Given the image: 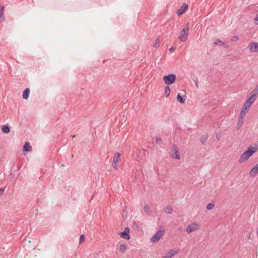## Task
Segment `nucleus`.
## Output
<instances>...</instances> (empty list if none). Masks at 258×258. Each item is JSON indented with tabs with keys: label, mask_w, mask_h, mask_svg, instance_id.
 Wrapping results in <instances>:
<instances>
[{
	"label": "nucleus",
	"mask_w": 258,
	"mask_h": 258,
	"mask_svg": "<svg viewBox=\"0 0 258 258\" xmlns=\"http://www.w3.org/2000/svg\"><path fill=\"white\" fill-rule=\"evenodd\" d=\"M170 156L176 159H179L180 158L178 148L175 144H173L172 146V153Z\"/></svg>",
	"instance_id": "nucleus-5"
},
{
	"label": "nucleus",
	"mask_w": 258,
	"mask_h": 258,
	"mask_svg": "<svg viewBox=\"0 0 258 258\" xmlns=\"http://www.w3.org/2000/svg\"><path fill=\"white\" fill-rule=\"evenodd\" d=\"M156 142L158 145H161L162 143V140L161 138H157Z\"/></svg>",
	"instance_id": "nucleus-32"
},
{
	"label": "nucleus",
	"mask_w": 258,
	"mask_h": 258,
	"mask_svg": "<svg viewBox=\"0 0 258 258\" xmlns=\"http://www.w3.org/2000/svg\"><path fill=\"white\" fill-rule=\"evenodd\" d=\"M249 51L251 52H258V43L252 42H250L248 45Z\"/></svg>",
	"instance_id": "nucleus-8"
},
{
	"label": "nucleus",
	"mask_w": 258,
	"mask_h": 258,
	"mask_svg": "<svg viewBox=\"0 0 258 258\" xmlns=\"http://www.w3.org/2000/svg\"><path fill=\"white\" fill-rule=\"evenodd\" d=\"M197 225L195 223H190L186 228V232L189 234L193 231H195L197 230Z\"/></svg>",
	"instance_id": "nucleus-9"
},
{
	"label": "nucleus",
	"mask_w": 258,
	"mask_h": 258,
	"mask_svg": "<svg viewBox=\"0 0 258 258\" xmlns=\"http://www.w3.org/2000/svg\"><path fill=\"white\" fill-rule=\"evenodd\" d=\"M185 96H181L179 93H178L176 97L177 101L180 103H184L185 102Z\"/></svg>",
	"instance_id": "nucleus-16"
},
{
	"label": "nucleus",
	"mask_w": 258,
	"mask_h": 258,
	"mask_svg": "<svg viewBox=\"0 0 258 258\" xmlns=\"http://www.w3.org/2000/svg\"><path fill=\"white\" fill-rule=\"evenodd\" d=\"M214 207V204L213 203H209L207 206V209L208 210H212Z\"/></svg>",
	"instance_id": "nucleus-30"
},
{
	"label": "nucleus",
	"mask_w": 258,
	"mask_h": 258,
	"mask_svg": "<svg viewBox=\"0 0 258 258\" xmlns=\"http://www.w3.org/2000/svg\"><path fill=\"white\" fill-rule=\"evenodd\" d=\"M250 106L251 105L249 104V103H247V102H245L242 107V109L248 111Z\"/></svg>",
	"instance_id": "nucleus-23"
},
{
	"label": "nucleus",
	"mask_w": 258,
	"mask_h": 258,
	"mask_svg": "<svg viewBox=\"0 0 258 258\" xmlns=\"http://www.w3.org/2000/svg\"><path fill=\"white\" fill-rule=\"evenodd\" d=\"M238 40V37L236 36H233L231 39V40L232 41H237Z\"/></svg>",
	"instance_id": "nucleus-35"
},
{
	"label": "nucleus",
	"mask_w": 258,
	"mask_h": 258,
	"mask_svg": "<svg viewBox=\"0 0 258 258\" xmlns=\"http://www.w3.org/2000/svg\"><path fill=\"white\" fill-rule=\"evenodd\" d=\"M127 249V245L125 244H121L120 245L119 249L122 253H124Z\"/></svg>",
	"instance_id": "nucleus-20"
},
{
	"label": "nucleus",
	"mask_w": 258,
	"mask_h": 258,
	"mask_svg": "<svg viewBox=\"0 0 258 258\" xmlns=\"http://www.w3.org/2000/svg\"><path fill=\"white\" fill-rule=\"evenodd\" d=\"M188 6L185 3H183L182 6L180 7V9L177 10L176 12L178 16H180L182 15L185 11L187 9Z\"/></svg>",
	"instance_id": "nucleus-11"
},
{
	"label": "nucleus",
	"mask_w": 258,
	"mask_h": 258,
	"mask_svg": "<svg viewBox=\"0 0 258 258\" xmlns=\"http://www.w3.org/2000/svg\"><path fill=\"white\" fill-rule=\"evenodd\" d=\"M85 236L84 234L81 235L80 237V243L83 242L85 240Z\"/></svg>",
	"instance_id": "nucleus-33"
},
{
	"label": "nucleus",
	"mask_w": 258,
	"mask_h": 258,
	"mask_svg": "<svg viewBox=\"0 0 258 258\" xmlns=\"http://www.w3.org/2000/svg\"><path fill=\"white\" fill-rule=\"evenodd\" d=\"M214 45H219L220 46L224 45V43H223L221 40L219 39H217L214 42Z\"/></svg>",
	"instance_id": "nucleus-27"
},
{
	"label": "nucleus",
	"mask_w": 258,
	"mask_h": 258,
	"mask_svg": "<svg viewBox=\"0 0 258 258\" xmlns=\"http://www.w3.org/2000/svg\"><path fill=\"white\" fill-rule=\"evenodd\" d=\"M2 130L5 134H8L10 132V127L7 124L2 126Z\"/></svg>",
	"instance_id": "nucleus-18"
},
{
	"label": "nucleus",
	"mask_w": 258,
	"mask_h": 258,
	"mask_svg": "<svg viewBox=\"0 0 258 258\" xmlns=\"http://www.w3.org/2000/svg\"><path fill=\"white\" fill-rule=\"evenodd\" d=\"M164 231L163 229L158 230L156 233L151 238V242L156 243L158 242L163 235Z\"/></svg>",
	"instance_id": "nucleus-4"
},
{
	"label": "nucleus",
	"mask_w": 258,
	"mask_h": 258,
	"mask_svg": "<svg viewBox=\"0 0 258 258\" xmlns=\"http://www.w3.org/2000/svg\"><path fill=\"white\" fill-rule=\"evenodd\" d=\"M132 227L134 230H138L139 226L138 223L134 221L132 224Z\"/></svg>",
	"instance_id": "nucleus-29"
},
{
	"label": "nucleus",
	"mask_w": 258,
	"mask_h": 258,
	"mask_svg": "<svg viewBox=\"0 0 258 258\" xmlns=\"http://www.w3.org/2000/svg\"><path fill=\"white\" fill-rule=\"evenodd\" d=\"M254 23L256 25H258V14L256 15L255 18L254 19Z\"/></svg>",
	"instance_id": "nucleus-34"
},
{
	"label": "nucleus",
	"mask_w": 258,
	"mask_h": 258,
	"mask_svg": "<svg viewBox=\"0 0 258 258\" xmlns=\"http://www.w3.org/2000/svg\"><path fill=\"white\" fill-rule=\"evenodd\" d=\"M170 89L168 85H166L165 88V94L166 97H168L170 94Z\"/></svg>",
	"instance_id": "nucleus-22"
},
{
	"label": "nucleus",
	"mask_w": 258,
	"mask_h": 258,
	"mask_svg": "<svg viewBox=\"0 0 258 258\" xmlns=\"http://www.w3.org/2000/svg\"><path fill=\"white\" fill-rule=\"evenodd\" d=\"M250 95H253L256 99L258 96V84L256 85L254 89L251 92Z\"/></svg>",
	"instance_id": "nucleus-17"
},
{
	"label": "nucleus",
	"mask_w": 258,
	"mask_h": 258,
	"mask_svg": "<svg viewBox=\"0 0 258 258\" xmlns=\"http://www.w3.org/2000/svg\"><path fill=\"white\" fill-rule=\"evenodd\" d=\"M177 251L174 249H171L167 252L165 255L162 257V258H172L174 257Z\"/></svg>",
	"instance_id": "nucleus-10"
},
{
	"label": "nucleus",
	"mask_w": 258,
	"mask_h": 258,
	"mask_svg": "<svg viewBox=\"0 0 258 258\" xmlns=\"http://www.w3.org/2000/svg\"><path fill=\"white\" fill-rule=\"evenodd\" d=\"M195 84H196V86L198 88V80H197V81H196L195 82Z\"/></svg>",
	"instance_id": "nucleus-39"
},
{
	"label": "nucleus",
	"mask_w": 258,
	"mask_h": 258,
	"mask_svg": "<svg viewBox=\"0 0 258 258\" xmlns=\"http://www.w3.org/2000/svg\"><path fill=\"white\" fill-rule=\"evenodd\" d=\"M248 111L245 110H243L242 109H241V110L240 111V113H239V117L240 118H244L245 116V114Z\"/></svg>",
	"instance_id": "nucleus-25"
},
{
	"label": "nucleus",
	"mask_w": 258,
	"mask_h": 258,
	"mask_svg": "<svg viewBox=\"0 0 258 258\" xmlns=\"http://www.w3.org/2000/svg\"><path fill=\"white\" fill-rule=\"evenodd\" d=\"M120 160V154L118 152L115 153L113 157L112 166L115 170L118 169L117 163Z\"/></svg>",
	"instance_id": "nucleus-6"
},
{
	"label": "nucleus",
	"mask_w": 258,
	"mask_h": 258,
	"mask_svg": "<svg viewBox=\"0 0 258 258\" xmlns=\"http://www.w3.org/2000/svg\"><path fill=\"white\" fill-rule=\"evenodd\" d=\"M256 150L254 148L249 147L247 150L244 151L240 156L238 162L243 163L247 161L255 152Z\"/></svg>",
	"instance_id": "nucleus-1"
},
{
	"label": "nucleus",
	"mask_w": 258,
	"mask_h": 258,
	"mask_svg": "<svg viewBox=\"0 0 258 258\" xmlns=\"http://www.w3.org/2000/svg\"><path fill=\"white\" fill-rule=\"evenodd\" d=\"M175 48L173 46H171L170 47V48L169 49V51L170 52H173L174 51H175Z\"/></svg>",
	"instance_id": "nucleus-36"
},
{
	"label": "nucleus",
	"mask_w": 258,
	"mask_h": 258,
	"mask_svg": "<svg viewBox=\"0 0 258 258\" xmlns=\"http://www.w3.org/2000/svg\"><path fill=\"white\" fill-rule=\"evenodd\" d=\"M4 7L0 6V22H3L5 20L4 17Z\"/></svg>",
	"instance_id": "nucleus-19"
},
{
	"label": "nucleus",
	"mask_w": 258,
	"mask_h": 258,
	"mask_svg": "<svg viewBox=\"0 0 258 258\" xmlns=\"http://www.w3.org/2000/svg\"><path fill=\"white\" fill-rule=\"evenodd\" d=\"M4 191H5L4 188H0V196H2V195H3Z\"/></svg>",
	"instance_id": "nucleus-37"
},
{
	"label": "nucleus",
	"mask_w": 258,
	"mask_h": 258,
	"mask_svg": "<svg viewBox=\"0 0 258 258\" xmlns=\"http://www.w3.org/2000/svg\"><path fill=\"white\" fill-rule=\"evenodd\" d=\"M258 173V163L253 167L249 172V176L251 177H255Z\"/></svg>",
	"instance_id": "nucleus-12"
},
{
	"label": "nucleus",
	"mask_w": 258,
	"mask_h": 258,
	"mask_svg": "<svg viewBox=\"0 0 258 258\" xmlns=\"http://www.w3.org/2000/svg\"><path fill=\"white\" fill-rule=\"evenodd\" d=\"M188 23H187L186 26L183 27L179 33V39L181 42H185L187 41L188 36Z\"/></svg>",
	"instance_id": "nucleus-2"
},
{
	"label": "nucleus",
	"mask_w": 258,
	"mask_h": 258,
	"mask_svg": "<svg viewBox=\"0 0 258 258\" xmlns=\"http://www.w3.org/2000/svg\"><path fill=\"white\" fill-rule=\"evenodd\" d=\"M119 235L123 238L127 240L130 239L131 238L130 235V228L128 227L125 228L123 231L119 233Z\"/></svg>",
	"instance_id": "nucleus-7"
},
{
	"label": "nucleus",
	"mask_w": 258,
	"mask_h": 258,
	"mask_svg": "<svg viewBox=\"0 0 258 258\" xmlns=\"http://www.w3.org/2000/svg\"><path fill=\"white\" fill-rule=\"evenodd\" d=\"M207 139L206 136H203L201 138L200 142L202 144L205 145L207 141Z\"/></svg>",
	"instance_id": "nucleus-26"
},
{
	"label": "nucleus",
	"mask_w": 258,
	"mask_h": 258,
	"mask_svg": "<svg viewBox=\"0 0 258 258\" xmlns=\"http://www.w3.org/2000/svg\"><path fill=\"white\" fill-rule=\"evenodd\" d=\"M251 236V233L249 232L247 234V239H250Z\"/></svg>",
	"instance_id": "nucleus-38"
},
{
	"label": "nucleus",
	"mask_w": 258,
	"mask_h": 258,
	"mask_svg": "<svg viewBox=\"0 0 258 258\" xmlns=\"http://www.w3.org/2000/svg\"><path fill=\"white\" fill-rule=\"evenodd\" d=\"M30 94V89L29 88H26L22 94V97L24 99H27L29 98Z\"/></svg>",
	"instance_id": "nucleus-13"
},
{
	"label": "nucleus",
	"mask_w": 258,
	"mask_h": 258,
	"mask_svg": "<svg viewBox=\"0 0 258 258\" xmlns=\"http://www.w3.org/2000/svg\"><path fill=\"white\" fill-rule=\"evenodd\" d=\"M144 210L147 214H150V207L148 205H146L144 206Z\"/></svg>",
	"instance_id": "nucleus-28"
},
{
	"label": "nucleus",
	"mask_w": 258,
	"mask_h": 258,
	"mask_svg": "<svg viewBox=\"0 0 258 258\" xmlns=\"http://www.w3.org/2000/svg\"><path fill=\"white\" fill-rule=\"evenodd\" d=\"M160 41L159 40V39L157 38L156 40V42L154 45V46L156 48H158L159 45H160Z\"/></svg>",
	"instance_id": "nucleus-31"
},
{
	"label": "nucleus",
	"mask_w": 258,
	"mask_h": 258,
	"mask_svg": "<svg viewBox=\"0 0 258 258\" xmlns=\"http://www.w3.org/2000/svg\"><path fill=\"white\" fill-rule=\"evenodd\" d=\"M176 79V76L174 74H169L163 77V81L165 84L168 86L173 84L175 82Z\"/></svg>",
	"instance_id": "nucleus-3"
},
{
	"label": "nucleus",
	"mask_w": 258,
	"mask_h": 258,
	"mask_svg": "<svg viewBox=\"0 0 258 258\" xmlns=\"http://www.w3.org/2000/svg\"><path fill=\"white\" fill-rule=\"evenodd\" d=\"M243 123V118L238 117L237 128L239 129Z\"/></svg>",
	"instance_id": "nucleus-21"
},
{
	"label": "nucleus",
	"mask_w": 258,
	"mask_h": 258,
	"mask_svg": "<svg viewBox=\"0 0 258 258\" xmlns=\"http://www.w3.org/2000/svg\"><path fill=\"white\" fill-rule=\"evenodd\" d=\"M164 211L166 213L171 214L173 211V209L171 206H167L164 209Z\"/></svg>",
	"instance_id": "nucleus-24"
},
{
	"label": "nucleus",
	"mask_w": 258,
	"mask_h": 258,
	"mask_svg": "<svg viewBox=\"0 0 258 258\" xmlns=\"http://www.w3.org/2000/svg\"><path fill=\"white\" fill-rule=\"evenodd\" d=\"M256 98L253 97V95H249V97L245 101L247 103H249L250 105L255 101Z\"/></svg>",
	"instance_id": "nucleus-15"
},
{
	"label": "nucleus",
	"mask_w": 258,
	"mask_h": 258,
	"mask_svg": "<svg viewBox=\"0 0 258 258\" xmlns=\"http://www.w3.org/2000/svg\"><path fill=\"white\" fill-rule=\"evenodd\" d=\"M24 151L28 152L31 151L32 147L30 145L29 142H26L25 143L23 146Z\"/></svg>",
	"instance_id": "nucleus-14"
}]
</instances>
